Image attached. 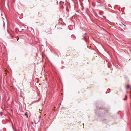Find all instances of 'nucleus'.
<instances>
[{"label":"nucleus","mask_w":131,"mask_h":131,"mask_svg":"<svg viewBox=\"0 0 131 131\" xmlns=\"http://www.w3.org/2000/svg\"><path fill=\"white\" fill-rule=\"evenodd\" d=\"M2 113L1 112H0V115L1 116H2Z\"/></svg>","instance_id":"4"},{"label":"nucleus","mask_w":131,"mask_h":131,"mask_svg":"<svg viewBox=\"0 0 131 131\" xmlns=\"http://www.w3.org/2000/svg\"><path fill=\"white\" fill-rule=\"evenodd\" d=\"M108 67L109 68H110L109 66H108Z\"/></svg>","instance_id":"8"},{"label":"nucleus","mask_w":131,"mask_h":131,"mask_svg":"<svg viewBox=\"0 0 131 131\" xmlns=\"http://www.w3.org/2000/svg\"><path fill=\"white\" fill-rule=\"evenodd\" d=\"M11 37H12V38H13V36H11V35H10Z\"/></svg>","instance_id":"6"},{"label":"nucleus","mask_w":131,"mask_h":131,"mask_svg":"<svg viewBox=\"0 0 131 131\" xmlns=\"http://www.w3.org/2000/svg\"><path fill=\"white\" fill-rule=\"evenodd\" d=\"M126 98L124 99V100H126L127 99V96L126 95H125Z\"/></svg>","instance_id":"1"},{"label":"nucleus","mask_w":131,"mask_h":131,"mask_svg":"<svg viewBox=\"0 0 131 131\" xmlns=\"http://www.w3.org/2000/svg\"><path fill=\"white\" fill-rule=\"evenodd\" d=\"M25 115L26 116L27 118L28 117V115H27V114H26V113H25Z\"/></svg>","instance_id":"3"},{"label":"nucleus","mask_w":131,"mask_h":131,"mask_svg":"<svg viewBox=\"0 0 131 131\" xmlns=\"http://www.w3.org/2000/svg\"><path fill=\"white\" fill-rule=\"evenodd\" d=\"M40 100V98L38 100L36 101V102H38V101H39Z\"/></svg>","instance_id":"5"},{"label":"nucleus","mask_w":131,"mask_h":131,"mask_svg":"<svg viewBox=\"0 0 131 131\" xmlns=\"http://www.w3.org/2000/svg\"><path fill=\"white\" fill-rule=\"evenodd\" d=\"M130 87V86L129 84H128L127 86V88H129Z\"/></svg>","instance_id":"2"},{"label":"nucleus","mask_w":131,"mask_h":131,"mask_svg":"<svg viewBox=\"0 0 131 131\" xmlns=\"http://www.w3.org/2000/svg\"><path fill=\"white\" fill-rule=\"evenodd\" d=\"M123 25H124V26L125 27V25H124V24H123Z\"/></svg>","instance_id":"7"}]
</instances>
